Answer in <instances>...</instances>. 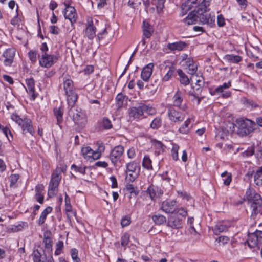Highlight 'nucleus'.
<instances>
[{"label":"nucleus","instance_id":"nucleus-63","mask_svg":"<svg viewBox=\"0 0 262 262\" xmlns=\"http://www.w3.org/2000/svg\"><path fill=\"white\" fill-rule=\"evenodd\" d=\"M218 241L219 242L222 243L223 244H225L229 242V238L226 236H221L218 238Z\"/></svg>","mask_w":262,"mask_h":262},{"label":"nucleus","instance_id":"nucleus-51","mask_svg":"<svg viewBox=\"0 0 262 262\" xmlns=\"http://www.w3.org/2000/svg\"><path fill=\"white\" fill-rule=\"evenodd\" d=\"M185 68L187 70V72L189 74L192 75V76H197L195 75L197 70V66L194 63Z\"/></svg>","mask_w":262,"mask_h":262},{"label":"nucleus","instance_id":"nucleus-18","mask_svg":"<svg viewBox=\"0 0 262 262\" xmlns=\"http://www.w3.org/2000/svg\"><path fill=\"white\" fill-rule=\"evenodd\" d=\"M3 56L5 58L3 61L4 65L5 66H11L13 62L15 51L13 49H7L4 52Z\"/></svg>","mask_w":262,"mask_h":262},{"label":"nucleus","instance_id":"nucleus-3","mask_svg":"<svg viewBox=\"0 0 262 262\" xmlns=\"http://www.w3.org/2000/svg\"><path fill=\"white\" fill-rule=\"evenodd\" d=\"M63 90L67 97V103L73 105L77 100L78 96L74 88L73 82L71 76L68 74H63L62 76Z\"/></svg>","mask_w":262,"mask_h":262},{"label":"nucleus","instance_id":"nucleus-59","mask_svg":"<svg viewBox=\"0 0 262 262\" xmlns=\"http://www.w3.org/2000/svg\"><path fill=\"white\" fill-rule=\"evenodd\" d=\"M59 28L57 26H51L50 27V32L53 34H58L59 33Z\"/></svg>","mask_w":262,"mask_h":262},{"label":"nucleus","instance_id":"nucleus-52","mask_svg":"<svg viewBox=\"0 0 262 262\" xmlns=\"http://www.w3.org/2000/svg\"><path fill=\"white\" fill-rule=\"evenodd\" d=\"M41 254L37 250L34 251L33 256L34 262H45V261L41 260Z\"/></svg>","mask_w":262,"mask_h":262},{"label":"nucleus","instance_id":"nucleus-16","mask_svg":"<svg viewBox=\"0 0 262 262\" xmlns=\"http://www.w3.org/2000/svg\"><path fill=\"white\" fill-rule=\"evenodd\" d=\"M66 8L64 11V16L66 19H68L71 24L75 23L77 20V14L74 7L68 6L65 4Z\"/></svg>","mask_w":262,"mask_h":262},{"label":"nucleus","instance_id":"nucleus-20","mask_svg":"<svg viewBox=\"0 0 262 262\" xmlns=\"http://www.w3.org/2000/svg\"><path fill=\"white\" fill-rule=\"evenodd\" d=\"M154 64L149 63L143 68L141 74V77L144 81H148L151 76Z\"/></svg>","mask_w":262,"mask_h":262},{"label":"nucleus","instance_id":"nucleus-29","mask_svg":"<svg viewBox=\"0 0 262 262\" xmlns=\"http://www.w3.org/2000/svg\"><path fill=\"white\" fill-rule=\"evenodd\" d=\"M52 211V208L50 206L47 207L41 213L40 217L37 221V223L39 225H42L44 224L47 216Z\"/></svg>","mask_w":262,"mask_h":262},{"label":"nucleus","instance_id":"nucleus-17","mask_svg":"<svg viewBox=\"0 0 262 262\" xmlns=\"http://www.w3.org/2000/svg\"><path fill=\"white\" fill-rule=\"evenodd\" d=\"M96 27L94 26L92 17L87 19V26L85 29V35L90 39H93L96 36Z\"/></svg>","mask_w":262,"mask_h":262},{"label":"nucleus","instance_id":"nucleus-41","mask_svg":"<svg viewBox=\"0 0 262 262\" xmlns=\"http://www.w3.org/2000/svg\"><path fill=\"white\" fill-rule=\"evenodd\" d=\"M255 183L258 186H262V172L256 171L254 176Z\"/></svg>","mask_w":262,"mask_h":262},{"label":"nucleus","instance_id":"nucleus-9","mask_svg":"<svg viewBox=\"0 0 262 262\" xmlns=\"http://www.w3.org/2000/svg\"><path fill=\"white\" fill-rule=\"evenodd\" d=\"M140 166L138 163L133 161L126 164V177L127 182H133L139 177Z\"/></svg>","mask_w":262,"mask_h":262},{"label":"nucleus","instance_id":"nucleus-32","mask_svg":"<svg viewBox=\"0 0 262 262\" xmlns=\"http://www.w3.org/2000/svg\"><path fill=\"white\" fill-rule=\"evenodd\" d=\"M227 230L228 227L225 224L221 223L217 224L213 228V233L215 235H218Z\"/></svg>","mask_w":262,"mask_h":262},{"label":"nucleus","instance_id":"nucleus-23","mask_svg":"<svg viewBox=\"0 0 262 262\" xmlns=\"http://www.w3.org/2000/svg\"><path fill=\"white\" fill-rule=\"evenodd\" d=\"M27 88H26L27 92L31 95L32 100H34L37 94L35 93L34 81L33 78L27 79L26 80Z\"/></svg>","mask_w":262,"mask_h":262},{"label":"nucleus","instance_id":"nucleus-7","mask_svg":"<svg viewBox=\"0 0 262 262\" xmlns=\"http://www.w3.org/2000/svg\"><path fill=\"white\" fill-rule=\"evenodd\" d=\"M236 126L238 128V134L244 136L249 135L254 131L255 123L254 121L248 119H241L236 121Z\"/></svg>","mask_w":262,"mask_h":262},{"label":"nucleus","instance_id":"nucleus-33","mask_svg":"<svg viewBox=\"0 0 262 262\" xmlns=\"http://www.w3.org/2000/svg\"><path fill=\"white\" fill-rule=\"evenodd\" d=\"M127 97L123 95L122 93L118 94L116 97V105L118 108H120L122 107L124 104V102L125 100L126 101Z\"/></svg>","mask_w":262,"mask_h":262},{"label":"nucleus","instance_id":"nucleus-15","mask_svg":"<svg viewBox=\"0 0 262 262\" xmlns=\"http://www.w3.org/2000/svg\"><path fill=\"white\" fill-rule=\"evenodd\" d=\"M176 201L175 200H166L163 201L161 205V209L167 213H173L176 211Z\"/></svg>","mask_w":262,"mask_h":262},{"label":"nucleus","instance_id":"nucleus-38","mask_svg":"<svg viewBox=\"0 0 262 262\" xmlns=\"http://www.w3.org/2000/svg\"><path fill=\"white\" fill-rule=\"evenodd\" d=\"M225 59L233 63H238L242 60V57L241 56L232 54L226 55Z\"/></svg>","mask_w":262,"mask_h":262},{"label":"nucleus","instance_id":"nucleus-25","mask_svg":"<svg viewBox=\"0 0 262 262\" xmlns=\"http://www.w3.org/2000/svg\"><path fill=\"white\" fill-rule=\"evenodd\" d=\"M168 64L165 65L166 63H165L164 64L162 65V67H165L164 70L166 71L167 70L166 74L162 78V80L163 81H168L170 79V78L172 77V76L173 75L176 70L175 68L172 65H171L170 63L168 62Z\"/></svg>","mask_w":262,"mask_h":262},{"label":"nucleus","instance_id":"nucleus-53","mask_svg":"<svg viewBox=\"0 0 262 262\" xmlns=\"http://www.w3.org/2000/svg\"><path fill=\"white\" fill-rule=\"evenodd\" d=\"M19 178V176L17 174H13L10 176L9 178L10 187H12L17 183Z\"/></svg>","mask_w":262,"mask_h":262},{"label":"nucleus","instance_id":"nucleus-48","mask_svg":"<svg viewBox=\"0 0 262 262\" xmlns=\"http://www.w3.org/2000/svg\"><path fill=\"white\" fill-rule=\"evenodd\" d=\"M71 168L74 169V170L76 172H78L82 174H84L85 173V166H77L75 164H73L71 166Z\"/></svg>","mask_w":262,"mask_h":262},{"label":"nucleus","instance_id":"nucleus-36","mask_svg":"<svg viewBox=\"0 0 262 262\" xmlns=\"http://www.w3.org/2000/svg\"><path fill=\"white\" fill-rule=\"evenodd\" d=\"M151 163L152 161L149 157L146 155L144 156L143 159L142 166L148 170H152V166Z\"/></svg>","mask_w":262,"mask_h":262},{"label":"nucleus","instance_id":"nucleus-12","mask_svg":"<svg viewBox=\"0 0 262 262\" xmlns=\"http://www.w3.org/2000/svg\"><path fill=\"white\" fill-rule=\"evenodd\" d=\"M57 57L55 55H49L47 53H42L39 58V64L42 67L49 68L57 60Z\"/></svg>","mask_w":262,"mask_h":262},{"label":"nucleus","instance_id":"nucleus-45","mask_svg":"<svg viewBox=\"0 0 262 262\" xmlns=\"http://www.w3.org/2000/svg\"><path fill=\"white\" fill-rule=\"evenodd\" d=\"M55 247L56 250L55 251V254L56 255H59L62 252V250L63 248V242L62 241H59L56 243Z\"/></svg>","mask_w":262,"mask_h":262},{"label":"nucleus","instance_id":"nucleus-49","mask_svg":"<svg viewBox=\"0 0 262 262\" xmlns=\"http://www.w3.org/2000/svg\"><path fill=\"white\" fill-rule=\"evenodd\" d=\"M161 125V120L160 118H156L154 119L150 124V127L152 129H157L160 127Z\"/></svg>","mask_w":262,"mask_h":262},{"label":"nucleus","instance_id":"nucleus-28","mask_svg":"<svg viewBox=\"0 0 262 262\" xmlns=\"http://www.w3.org/2000/svg\"><path fill=\"white\" fill-rule=\"evenodd\" d=\"M183 101V94L179 89L173 97V105L174 106L180 107Z\"/></svg>","mask_w":262,"mask_h":262},{"label":"nucleus","instance_id":"nucleus-50","mask_svg":"<svg viewBox=\"0 0 262 262\" xmlns=\"http://www.w3.org/2000/svg\"><path fill=\"white\" fill-rule=\"evenodd\" d=\"M153 144L155 147L156 148L157 150H158V152H161V151H163L164 149V145L160 141L157 140L153 141Z\"/></svg>","mask_w":262,"mask_h":262},{"label":"nucleus","instance_id":"nucleus-61","mask_svg":"<svg viewBox=\"0 0 262 262\" xmlns=\"http://www.w3.org/2000/svg\"><path fill=\"white\" fill-rule=\"evenodd\" d=\"M44 186L42 184H38L35 187V194H43Z\"/></svg>","mask_w":262,"mask_h":262},{"label":"nucleus","instance_id":"nucleus-62","mask_svg":"<svg viewBox=\"0 0 262 262\" xmlns=\"http://www.w3.org/2000/svg\"><path fill=\"white\" fill-rule=\"evenodd\" d=\"M36 200L40 204H42L44 202L43 194H35V195Z\"/></svg>","mask_w":262,"mask_h":262},{"label":"nucleus","instance_id":"nucleus-22","mask_svg":"<svg viewBox=\"0 0 262 262\" xmlns=\"http://www.w3.org/2000/svg\"><path fill=\"white\" fill-rule=\"evenodd\" d=\"M177 73L179 76V81L181 84L184 85H188L191 81H193L195 77H197V76H192L190 78H189L181 69H179L177 71Z\"/></svg>","mask_w":262,"mask_h":262},{"label":"nucleus","instance_id":"nucleus-26","mask_svg":"<svg viewBox=\"0 0 262 262\" xmlns=\"http://www.w3.org/2000/svg\"><path fill=\"white\" fill-rule=\"evenodd\" d=\"M50 232H45L44 233V237L43 239L45 249L49 253H51L52 252L53 246V242L50 237Z\"/></svg>","mask_w":262,"mask_h":262},{"label":"nucleus","instance_id":"nucleus-43","mask_svg":"<svg viewBox=\"0 0 262 262\" xmlns=\"http://www.w3.org/2000/svg\"><path fill=\"white\" fill-rule=\"evenodd\" d=\"M126 189L131 194H134L135 196L137 195L139 191L137 187H135L133 184L127 183L126 185Z\"/></svg>","mask_w":262,"mask_h":262},{"label":"nucleus","instance_id":"nucleus-57","mask_svg":"<svg viewBox=\"0 0 262 262\" xmlns=\"http://www.w3.org/2000/svg\"><path fill=\"white\" fill-rule=\"evenodd\" d=\"M176 213L178 214H179L182 216V219L183 217H184L187 215V210L183 208H181L179 209H176Z\"/></svg>","mask_w":262,"mask_h":262},{"label":"nucleus","instance_id":"nucleus-6","mask_svg":"<svg viewBox=\"0 0 262 262\" xmlns=\"http://www.w3.org/2000/svg\"><path fill=\"white\" fill-rule=\"evenodd\" d=\"M129 116L130 118L134 119H137L141 118L144 113L150 115L154 114L156 113V110L144 103H139L136 106H133L129 109Z\"/></svg>","mask_w":262,"mask_h":262},{"label":"nucleus","instance_id":"nucleus-40","mask_svg":"<svg viewBox=\"0 0 262 262\" xmlns=\"http://www.w3.org/2000/svg\"><path fill=\"white\" fill-rule=\"evenodd\" d=\"M221 176L223 178H226L225 179H223L224 185L228 186L231 182V174L228 172L227 171H224L221 174Z\"/></svg>","mask_w":262,"mask_h":262},{"label":"nucleus","instance_id":"nucleus-58","mask_svg":"<svg viewBox=\"0 0 262 262\" xmlns=\"http://www.w3.org/2000/svg\"><path fill=\"white\" fill-rule=\"evenodd\" d=\"M217 25L219 27H223L225 24V19L222 15H219L217 19Z\"/></svg>","mask_w":262,"mask_h":262},{"label":"nucleus","instance_id":"nucleus-8","mask_svg":"<svg viewBox=\"0 0 262 262\" xmlns=\"http://www.w3.org/2000/svg\"><path fill=\"white\" fill-rule=\"evenodd\" d=\"M191 84L193 91H189L188 94L193 96L194 98L192 100H196L197 104L198 105L200 104L201 100V98L199 97V95L201 94L204 87V79L203 77L197 76V77H195L193 81H191Z\"/></svg>","mask_w":262,"mask_h":262},{"label":"nucleus","instance_id":"nucleus-37","mask_svg":"<svg viewBox=\"0 0 262 262\" xmlns=\"http://www.w3.org/2000/svg\"><path fill=\"white\" fill-rule=\"evenodd\" d=\"M152 219L155 224L157 225H161L166 221V217L161 214L153 215Z\"/></svg>","mask_w":262,"mask_h":262},{"label":"nucleus","instance_id":"nucleus-42","mask_svg":"<svg viewBox=\"0 0 262 262\" xmlns=\"http://www.w3.org/2000/svg\"><path fill=\"white\" fill-rule=\"evenodd\" d=\"M70 254L73 262H80V259L78 256V252L76 249L72 248L70 251Z\"/></svg>","mask_w":262,"mask_h":262},{"label":"nucleus","instance_id":"nucleus-21","mask_svg":"<svg viewBox=\"0 0 262 262\" xmlns=\"http://www.w3.org/2000/svg\"><path fill=\"white\" fill-rule=\"evenodd\" d=\"M182 219L179 217L177 215L171 216L168 220V226L174 228L179 229L182 227Z\"/></svg>","mask_w":262,"mask_h":262},{"label":"nucleus","instance_id":"nucleus-46","mask_svg":"<svg viewBox=\"0 0 262 262\" xmlns=\"http://www.w3.org/2000/svg\"><path fill=\"white\" fill-rule=\"evenodd\" d=\"M130 235L127 233L123 234L121 238V245L123 247H125L129 243Z\"/></svg>","mask_w":262,"mask_h":262},{"label":"nucleus","instance_id":"nucleus-44","mask_svg":"<svg viewBox=\"0 0 262 262\" xmlns=\"http://www.w3.org/2000/svg\"><path fill=\"white\" fill-rule=\"evenodd\" d=\"M179 149V146L178 145H173L172 148L171 149V156L172 159L177 161L178 160V151Z\"/></svg>","mask_w":262,"mask_h":262},{"label":"nucleus","instance_id":"nucleus-47","mask_svg":"<svg viewBox=\"0 0 262 262\" xmlns=\"http://www.w3.org/2000/svg\"><path fill=\"white\" fill-rule=\"evenodd\" d=\"M194 4L192 3H188V0L185 2L184 3L182 4L181 8L182 10L183 11H184L185 12L189 11L191 10L192 8H193L194 7Z\"/></svg>","mask_w":262,"mask_h":262},{"label":"nucleus","instance_id":"nucleus-55","mask_svg":"<svg viewBox=\"0 0 262 262\" xmlns=\"http://www.w3.org/2000/svg\"><path fill=\"white\" fill-rule=\"evenodd\" d=\"M130 224V218L128 216H125L121 221V225L124 227L129 225Z\"/></svg>","mask_w":262,"mask_h":262},{"label":"nucleus","instance_id":"nucleus-10","mask_svg":"<svg viewBox=\"0 0 262 262\" xmlns=\"http://www.w3.org/2000/svg\"><path fill=\"white\" fill-rule=\"evenodd\" d=\"M11 119L21 127L23 134L29 133L31 135H33L34 130L32 126V121L30 119L24 118L23 119L19 116L14 114H12Z\"/></svg>","mask_w":262,"mask_h":262},{"label":"nucleus","instance_id":"nucleus-56","mask_svg":"<svg viewBox=\"0 0 262 262\" xmlns=\"http://www.w3.org/2000/svg\"><path fill=\"white\" fill-rule=\"evenodd\" d=\"M103 126L105 129H108L112 127L111 121L106 118H104L103 120Z\"/></svg>","mask_w":262,"mask_h":262},{"label":"nucleus","instance_id":"nucleus-1","mask_svg":"<svg viewBox=\"0 0 262 262\" xmlns=\"http://www.w3.org/2000/svg\"><path fill=\"white\" fill-rule=\"evenodd\" d=\"M249 203L252 208L251 216L254 219L256 215L260 212L262 205V198L260 194L249 188L246 192Z\"/></svg>","mask_w":262,"mask_h":262},{"label":"nucleus","instance_id":"nucleus-24","mask_svg":"<svg viewBox=\"0 0 262 262\" xmlns=\"http://www.w3.org/2000/svg\"><path fill=\"white\" fill-rule=\"evenodd\" d=\"M187 44L184 41H178L173 43H169L167 44V48L172 51H182L186 47Z\"/></svg>","mask_w":262,"mask_h":262},{"label":"nucleus","instance_id":"nucleus-19","mask_svg":"<svg viewBox=\"0 0 262 262\" xmlns=\"http://www.w3.org/2000/svg\"><path fill=\"white\" fill-rule=\"evenodd\" d=\"M145 193L148 195L151 200H155L163 194V191L154 185L150 186Z\"/></svg>","mask_w":262,"mask_h":262},{"label":"nucleus","instance_id":"nucleus-31","mask_svg":"<svg viewBox=\"0 0 262 262\" xmlns=\"http://www.w3.org/2000/svg\"><path fill=\"white\" fill-rule=\"evenodd\" d=\"M231 81H229L227 83H224L222 85L218 86L214 91L210 92L212 95H216L224 92V90L231 86Z\"/></svg>","mask_w":262,"mask_h":262},{"label":"nucleus","instance_id":"nucleus-4","mask_svg":"<svg viewBox=\"0 0 262 262\" xmlns=\"http://www.w3.org/2000/svg\"><path fill=\"white\" fill-rule=\"evenodd\" d=\"M64 170L63 167H57L52 173L48 187V195L49 198H53L57 194L58 187L61 179V174Z\"/></svg>","mask_w":262,"mask_h":262},{"label":"nucleus","instance_id":"nucleus-30","mask_svg":"<svg viewBox=\"0 0 262 262\" xmlns=\"http://www.w3.org/2000/svg\"><path fill=\"white\" fill-rule=\"evenodd\" d=\"M143 35L146 38H149L152 35L153 32L152 27L148 23L145 21L143 23Z\"/></svg>","mask_w":262,"mask_h":262},{"label":"nucleus","instance_id":"nucleus-11","mask_svg":"<svg viewBox=\"0 0 262 262\" xmlns=\"http://www.w3.org/2000/svg\"><path fill=\"white\" fill-rule=\"evenodd\" d=\"M247 242L249 247L260 248L262 245V231L256 230L249 233Z\"/></svg>","mask_w":262,"mask_h":262},{"label":"nucleus","instance_id":"nucleus-60","mask_svg":"<svg viewBox=\"0 0 262 262\" xmlns=\"http://www.w3.org/2000/svg\"><path fill=\"white\" fill-rule=\"evenodd\" d=\"M254 153V147H249L245 151L244 154L246 156H250Z\"/></svg>","mask_w":262,"mask_h":262},{"label":"nucleus","instance_id":"nucleus-27","mask_svg":"<svg viewBox=\"0 0 262 262\" xmlns=\"http://www.w3.org/2000/svg\"><path fill=\"white\" fill-rule=\"evenodd\" d=\"M211 0H203V1L198 5L196 11H195V14H202L206 13L208 10V7L209 6Z\"/></svg>","mask_w":262,"mask_h":262},{"label":"nucleus","instance_id":"nucleus-13","mask_svg":"<svg viewBox=\"0 0 262 262\" xmlns=\"http://www.w3.org/2000/svg\"><path fill=\"white\" fill-rule=\"evenodd\" d=\"M123 152L124 147L121 145L116 146L111 150L109 158L114 165L119 161Z\"/></svg>","mask_w":262,"mask_h":262},{"label":"nucleus","instance_id":"nucleus-39","mask_svg":"<svg viewBox=\"0 0 262 262\" xmlns=\"http://www.w3.org/2000/svg\"><path fill=\"white\" fill-rule=\"evenodd\" d=\"M54 115L56 117L57 124H59L62 121L63 111L61 108H56L54 110Z\"/></svg>","mask_w":262,"mask_h":262},{"label":"nucleus","instance_id":"nucleus-34","mask_svg":"<svg viewBox=\"0 0 262 262\" xmlns=\"http://www.w3.org/2000/svg\"><path fill=\"white\" fill-rule=\"evenodd\" d=\"M93 151L89 146L83 147L81 149V152L83 157L88 160L91 159V157L93 155Z\"/></svg>","mask_w":262,"mask_h":262},{"label":"nucleus","instance_id":"nucleus-5","mask_svg":"<svg viewBox=\"0 0 262 262\" xmlns=\"http://www.w3.org/2000/svg\"><path fill=\"white\" fill-rule=\"evenodd\" d=\"M75 103L74 102L73 105L68 103V115L72 118L75 124L82 125L86 122V115L82 108L75 105Z\"/></svg>","mask_w":262,"mask_h":262},{"label":"nucleus","instance_id":"nucleus-64","mask_svg":"<svg viewBox=\"0 0 262 262\" xmlns=\"http://www.w3.org/2000/svg\"><path fill=\"white\" fill-rule=\"evenodd\" d=\"M128 157L130 159L134 158L136 156L135 149L134 148H130L127 151Z\"/></svg>","mask_w":262,"mask_h":262},{"label":"nucleus","instance_id":"nucleus-14","mask_svg":"<svg viewBox=\"0 0 262 262\" xmlns=\"http://www.w3.org/2000/svg\"><path fill=\"white\" fill-rule=\"evenodd\" d=\"M169 119L174 122L182 121L184 119L185 115L182 112L176 111L174 108L171 106L168 111Z\"/></svg>","mask_w":262,"mask_h":262},{"label":"nucleus","instance_id":"nucleus-35","mask_svg":"<svg viewBox=\"0 0 262 262\" xmlns=\"http://www.w3.org/2000/svg\"><path fill=\"white\" fill-rule=\"evenodd\" d=\"M191 123V119L190 118H188L184 123L182 125V126L179 128V132L180 133L183 134H186L188 133L190 127L189 125Z\"/></svg>","mask_w":262,"mask_h":262},{"label":"nucleus","instance_id":"nucleus-2","mask_svg":"<svg viewBox=\"0 0 262 262\" xmlns=\"http://www.w3.org/2000/svg\"><path fill=\"white\" fill-rule=\"evenodd\" d=\"M215 21V16H212L210 14H195V11H191L188 16L184 19V22L188 25H192L197 22L202 24L211 25Z\"/></svg>","mask_w":262,"mask_h":262},{"label":"nucleus","instance_id":"nucleus-54","mask_svg":"<svg viewBox=\"0 0 262 262\" xmlns=\"http://www.w3.org/2000/svg\"><path fill=\"white\" fill-rule=\"evenodd\" d=\"M165 0H157V3L156 4L157 11L158 13H160L164 7Z\"/></svg>","mask_w":262,"mask_h":262}]
</instances>
